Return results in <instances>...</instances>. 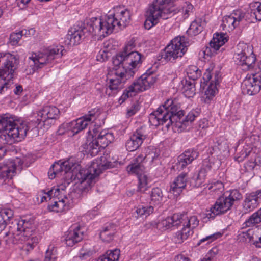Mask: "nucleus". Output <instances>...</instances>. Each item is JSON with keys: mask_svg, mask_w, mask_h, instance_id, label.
Listing matches in <instances>:
<instances>
[{"mask_svg": "<svg viewBox=\"0 0 261 261\" xmlns=\"http://www.w3.org/2000/svg\"><path fill=\"white\" fill-rule=\"evenodd\" d=\"M256 164L254 162L249 161L245 164L244 167L247 171L250 172L253 170Z\"/></svg>", "mask_w": 261, "mask_h": 261, "instance_id": "60", "label": "nucleus"}, {"mask_svg": "<svg viewBox=\"0 0 261 261\" xmlns=\"http://www.w3.org/2000/svg\"><path fill=\"white\" fill-rule=\"evenodd\" d=\"M116 227L115 225L110 224L106 226L100 233V238L106 242H109L113 239L116 233Z\"/></svg>", "mask_w": 261, "mask_h": 261, "instance_id": "30", "label": "nucleus"}, {"mask_svg": "<svg viewBox=\"0 0 261 261\" xmlns=\"http://www.w3.org/2000/svg\"><path fill=\"white\" fill-rule=\"evenodd\" d=\"M120 254V251L119 249L108 250L97 261H118Z\"/></svg>", "mask_w": 261, "mask_h": 261, "instance_id": "33", "label": "nucleus"}, {"mask_svg": "<svg viewBox=\"0 0 261 261\" xmlns=\"http://www.w3.org/2000/svg\"><path fill=\"white\" fill-rule=\"evenodd\" d=\"M251 15L253 14L255 19L261 21V3L256 2L250 5Z\"/></svg>", "mask_w": 261, "mask_h": 261, "instance_id": "41", "label": "nucleus"}, {"mask_svg": "<svg viewBox=\"0 0 261 261\" xmlns=\"http://www.w3.org/2000/svg\"><path fill=\"white\" fill-rule=\"evenodd\" d=\"M158 156V154L156 153V149L153 147L147 148L145 149V155H143V162L146 161L152 163Z\"/></svg>", "mask_w": 261, "mask_h": 261, "instance_id": "43", "label": "nucleus"}, {"mask_svg": "<svg viewBox=\"0 0 261 261\" xmlns=\"http://www.w3.org/2000/svg\"><path fill=\"white\" fill-rule=\"evenodd\" d=\"M179 103L176 100L167 99L156 111L151 113L149 117L151 125L158 126H164L169 129L170 126H175L174 121L181 119L184 112L180 109Z\"/></svg>", "mask_w": 261, "mask_h": 261, "instance_id": "5", "label": "nucleus"}, {"mask_svg": "<svg viewBox=\"0 0 261 261\" xmlns=\"http://www.w3.org/2000/svg\"><path fill=\"white\" fill-rule=\"evenodd\" d=\"M135 46L136 44L135 43V41L133 40H131L128 42L124 48L123 51L121 53H128L135 51L133 50V49L135 47Z\"/></svg>", "mask_w": 261, "mask_h": 261, "instance_id": "54", "label": "nucleus"}, {"mask_svg": "<svg viewBox=\"0 0 261 261\" xmlns=\"http://www.w3.org/2000/svg\"><path fill=\"white\" fill-rule=\"evenodd\" d=\"M142 63L141 55L138 51L119 53L113 58L114 67L108 75L109 85L105 93L108 96H114L121 89L127 79L133 75V70Z\"/></svg>", "mask_w": 261, "mask_h": 261, "instance_id": "2", "label": "nucleus"}, {"mask_svg": "<svg viewBox=\"0 0 261 261\" xmlns=\"http://www.w3.org/2000/svg\"><path fill=\"white\" fill-rule=\"evenodd\" d=\"M184 36L173 39L162 53V58L167 62H174L181 58L187 51L189 43Z\"/></svg>", "mask_w": 261, "mask_h": 261, "instance_id": "10", "label": "nucleus"}, {"mask_svg": "<svg viewBox=\"0 0 261 261\" xmlns=\"http://www.w3.org/2000/svg\"><path fill=\"white\" fill-rule=\"evenodd\" d=\"M18 64L19 59L14 55L7 52L0 53V93L12 84Z\"/></svg>", "mask_w": 261, "mask_h": 261, "instance_id": "6", "label": "nucleus"}, {"mask_svg": "<svg viewBox=\"0 0 261 261\" xmlns=\"http://www.w3.org/2000/svg\"><path fill=\"white\" fill-rule=\"evenodd\" d=\"M130 20V12L121 6L114 7L101 17H92L87 23L89 32L100 38L111 34L115 30L125 28Z\"/></svg>", "mask_w": 261, "mask_h": 261, "instance_id": "3", "label": "nucleus"}, {"mask_svg": "<svg viewBox=\"0 0 261 261\" xmlns=\"http://www.w3.org/2000/svg\"><path fill=\"white\" fill-rule=\"evenodd\" d=\"M227 37L224 34L215 33L213 39L210 43L211 47L214 50H218L221 46L227 41Z\"/></svg>", "mask_w": 261, "mask_h": 261, "instance_id": "31", "label": "nucleus"}, {"mask_svg": "<svg viewBox=\"0 0 261 261\" xmlns=\"http://www.w3.org/2000/svg\"><path fill=\"white\" fill-rule=\"evenodd\" d=\"M107 58V53L104 51H100L97 56V60L99 61H104Z\"/></svg>", "mask_w": 261, "mask_h": 261, "instance_id": "62", "label": "nucleus"}, {"mask_svg": "<svg viewBox=\"0 0 261 261\" xmlns=\"http://www.w3.org/2000/svg\"><path fill=\"white\" fill-rule=\"evenodd\" d=\"M202 29L203 27L196 20L191 23L188 32L191 35H196L200 33L202 31Z\"/></svg>", "mask_w": 261, "mask_h": 261, "instance_id": "46", "label": "nucleus"}, {"mask_svg": "<svg viewBox=\"0 0 261 261\" xmlns=\"http://www.w3.org/2000/svg\"><path fill=\"white\" fill-rule=\"evenodd\" d=\"M261 222V208L253 213L246 221L248 227L253 226Z\"/></svg>", "mask_w": 261, "mask_h": 261, "instance_id": "37", "label": "nucleus"}, {"mask_svg": "<svg viewBox=\"0 0 261 261\" xmlns=\"http://www.w3.org/2000/svg\"><path fill=\"white\" fill-rule=\"evenodd\" d=\"M84 35L85 33L83 29L77 26L71 28L67 35L68 39L70 41L69 43L73 45L79 44L84 37Z\"/></svg>", "mask_w": 261, "mask_h": 261, "instance_id": "27", "label": "nucleus"}, {"mask_svg": "<svg viewBox=\"0 0 261 261\" xmlns=\"http://www.w3.org/2000/svg\"><path fill=\"white\" fill-rule=\"evenodd\" d=\"M146 138L147 134L144 128L141 127L137 129L126 143L127 150L129 151L136 150Z\"/></svg>", "mask_w": 261, "mask_h": 261, "instance_id": "20", "label": "nucleus"}, {"mask_svg": "<svg viewBox=\"0 0 261 261\" xmlns=\"http://www.w3.org/2000/svg\"><path fill=\"white\" fill-rule=\"evenodd\" d=\"M21 37V35L19 32H13L10 35L9 43L12 45H16L18 43Z\"/></svg>", "mask_w": 261, "mask_h": 261, "instance_id": "52", "label": "nucleus"}, {"mask_svg": "<svg viewBox=\"0 0 261 261\" xmlns=\"http://www.w3.org/2000/svg\"><path fill=\"white\" fill-rule=\"evenodd\" d=\"M221 25L223 30L230 32L238 25V22L234 17L233 15L231 14L223 17Z\"/></svg>", "mask_w": 261, "mask_h": 261, "instance_id": "32", "label": "nucleus"}, {"mask_svg": "<svg viewBox=\"0 0 261 261\" xmlns=\"http://www.w3.org/2000/svg\"><path fill=\"white\" fill-rule=\"evenodd\" d=\"M156 80L155 75L151 72L142 74L125 91L119 98V102L122 103L129 97L133 96L138 92L150 88L155 83Z\"/></svg>", "mask_w": 261, "mask_h": 261, "instance_id": "13", "label": "nucleus"}, {"mask_svg": "<svg viewBox=\"0 0 261 261\" xmlns=\"http://www.w3.org/2000/svg\"><path fill=\"white\" fill-rule=\"evenodd\" d=\"M193 9V6L190 3H186V5L182 8V12L185 17H187L189 15V12H191Z\"/></svg>", "mask_w": 261, "mask_h": 261, "instance_id": "56", "label": "nucleus"}, {"mask_svg": "<svg viewBox=\"0 0 261 261\" xmlns=\"http://www.w3.org/2000/svg\"><path fill=\"white\" fill-rule=\"evenodd\" d=\"M187 173H181L171 184L169 192L178 197L185 188L187 182Z\"/></svg>", "mask_w": 261, "mask_h": 261, "instance_id": "24", "label": "nucleus"}, {"mask_svg": "<svg viewBox=\"0 0 261 261\" xmlns=\"http://www.w3.org/2000/svg\"><path fill=\"white\" fill-rule=\"evenodd\" d=\"M59 110L55 106H46L40 110L37 114L35 123L38 128L42 129L43 131L47 130L55 120L58 117Z\"/></svg>", "mask_w": 261, "mask_h": 261, "instance_id": "14", "label": "nucleus"}, {"mask_svg": "<svg viewBox=\"0 0 261 261\" xmlns=\"http://www.w3.org/2000/svg\"><path fill=\"white\" fill-rule=\"evenodd\" d=\"M261 202V189L247 194L243 203L246 212H250L256 208Z\"/></svg>", "mask_w": 261, "mask_h": 261, "instance_id": "23", "label": "nucleus"}, {"mask_svg": "<svg viewBox=\"0 0 261 261\" xmlns=\"http://www.w3.org/2000/svg\"><path fill=\"white\" fill-rule=\"evenodd\" d=\"M256 235L257 239L255 241V245L257 247L261 248V226L256 228Z\"/></svg>", "mask_w": 261, "mask_h": 261, "instance_id": "57", "label": "nucleus"}, {"mask_svg": "<svg viewBox=\"0 0 261 261\" xmlns=\"http://www.w3.org/2000/svg\"><path fill=\"white\" fill-rule=\"evenodd\" d=\"M175 261H190V258L186 255L179 254L177 255L174 258Z\"/></svg>", "mask_w": 261, "mask_h": 261, "instance_id": "63", "label": "nucleus"}, {"mask_svg": "<svg viewBox=\"0 0 261 261\" xmlns=\"http://www.w3.org/2000/svg\"><path fill=\"white\" fill-rule=\"evenodd\" d=\"M143 162V154H140L127 167V171L129 173L136 174L138 176L141 174H144V166Z\"/></svg>", "mask_w": 261, "mask_h": 261, "instance_id": "26", "label": "nucleus"}, {"mask_svg": "<svg viewBox=\"0 0 261 261\" xmlns=\"http://www.w3.org/2000/svg\"><path fill=\"white\" fill-rule=\"evenodd\" d=\"M138 106L134 105L132 106L129 109H128L127 111V115L128 117H130L135 114L138 111Z\"/></svg>", "mask_w": 261, "mask_h": 261, "instance_id": "59", "label": "nucleus"}, {"mask_svg": "<svg viewBox=\"0 0 261 261\" xmlns=\"http://www.w3.org/2000/svg\"><path fill=\"white\" fill-rule=\"evenodd\" d=\"M242 198L237 190L231 191L228 196H223L217 199L215 204L206 213L208 218H214L217 215L224 214L230 209L235 201Z\"/></svg>", "mask_w": 261, "mask_h": 261, "instance_id": "11", "label": "nucleus"}, {"mask_svg": "<svg viewBox=\"0 0 261 261\" xmlns=\"http://www.w3.org/2000/svg\"><path fill=\"white\" fill-rule=\"evenodd\" d=\"M209 189H212V191H218L220 192H222L223 189V185L221 182L217 181L212 184Z\"/></svg>", "mask_w": 261, "mask_h": 261, "instance_id": "55", "label": "nucleus"}, {"mask_svg": "<svg viewBox=\"0 0 261 261\" xmlns=\"http://www.w3.org/2000/svg\"><path fill=\"white\" fill-rule=\"evenodd\" d=\"M138 178L139 180L138 190L142 193L145 192L149 188L148 177L144 174L139 175Z\"/></svg>", "mask_w": 261, "mask_h": 261, "instance_id": "40", "label": "nucleus"}, {"mask_svg": "<svg viewBox=\"0 0 261 261\" xmlns=\"http://www.w3.org/2000/svg\"><path fill=\"white\" fill-rule=\"evenodd\" d=\"M20 168V167L17 168L13 161L8 162L6 164L0 167V179H11L17 170H19Z\"/></svg>", "mask_w": 261, "mask_h": 261, "instance_id": "25", "label": "nucleus"}, {"mask_svg": "<svg viewBox=\"0 0 261 261\" xmlns=\"http://www.w3.org/2000/svg\"><path fill=\"white\" fill-rule=\"evenodd\" d=\"M232 14L233 15L234 17L236 18L237 21L238 22V24L245 17V13L240 11H237Z\"/></svg>", "mask_w": 261, "mask_h": 261, "instance_id": "61", "label": "nucleus"}, {"mask_svg": "<svg viewBox=\"0 0 261 261\" xmlns=\"http://www.w3.org/2000/svg\"><path fill=\"white\" fill-rule=\"evenodd\" d=\"M172 0H156L150 6L147 12V18L144 22L146 29H150L159 22L160 18L167 19V15L175 11Z\"/></svg>", "mask_w": 261, "mask_h": 261, "instance_id": "7", "label": "nucleus"}, {"mask_svg": "<svg viewBox=\"0 0 261 261\" xmlns=\"http://www.w3.org/2000/svg\"><path fill=\"white\" fill-rule=\"evenodd\" d=\"M221 235L222 234L221 233L218 232L207 236L206 237L200 240L199 243H198V245H200L202 243H204L205 242H206V244H209L214 241V240H216L217 239L221 237Z\"/></svg>", "mask_w": 261, "mask_h": 261, "instance_id": "51", "label": "nucleus"}, {"mask_svg": "<svg viewBox=\"0 0 261 261\" xmlns=\"http://www.w3.org/2000/svg\"><path fill=\"white\" fill-rule=\"evenodd\" d=\"M113 136L106 130L100 131L98 136L95 138L98 144L101 148H104L113 140Z\"/></svg>", "mask_w": 261, "mask_h": 261, "instance_id": "29", "label": "nucleus"}, {"mask_svg": "<svg viewBox=\"0 0 261 261\" xmlns=\"http://www.w3.org/2000/svg\"><path fill=\"white\" fill-rule=\"evenodd\" d=\"M199 155V153L196 150H188L181 154L177 159L175 167L180 171L185 168L188 165L191 164L193 160Z\"/></svg>", "mask_w": 261, "mask_h": 261, "instance_id": "22", "label": "nucleus"}, {"mask_svg": "<svg viewBox=\"0 0 261 261\" xmlns=\"http://www.w3.org/2000/svg\"><path fill=\"white\" fill-rule=\"evenodd\" d=\"M187 74L190 80L194 81L201 75V71L194 65L189 66L186 69Z\"/></svg>", "mask_w": 261, "mask_h": 261, "instance_id": "36", "label": "nucleus"}, {"mask_svg": "<svg viewBox=\"0 0 261 261\" xmlns=\"http://www.w3.org/2000/svg\"><path fill=\"white\" fill-rule=\"evenodd\" d=\"M83 231L78 224L73 225L65 234V242L67 246L72 247L83 238Z\"/></svg>", "mask_w": 261, "mask_h": 261, "instance_id": "21", "label": "nucleus"}, {"mask_svg": "<svg viewBox=\"0 0 261 261\" xmlns=\"http://www.w3.org/2000/svg\"><path fill=\"white\" fill-rule=\"evenodd\" d=\"M57 258L56 249L53 247H49L46 251L44 261H56Z\"/></svg>", "mask_w": 261, "mask_h": 261, "instance_id": "47", "label": "nucleus"}, {"mask_svg": "<svg viewBox=\"0 0 261 261\" xmlns=\"http://www.w3.org/2000/svg\"><path fill=\"white\" fill-rule=\"evenodd\" d=\"M196 112L195 111H191L188 113V114L186 116L185 118L183 119L181 121L179 120V121L175 122V126L178 128H182V125H184L186 126L187 123L188 122L191 123L192 121L194 120L195 118L197 116V115L196 114Z\"/></svg>", "mask_w": 261, "mask_h": 261, "instance_id": "38", "label": "nucleus"}, {"mask_svg": "<svg viewBox=\"0 0 261 261\" xmlns=\"http://www.w3.org/2000/svg\"><path fill=\"white\" fill-rule=\"evenodd\" d=\"M212 70L213 67L211 69L210 68L207 69L203 77L204 83L206 85L210 82L205 91V101L206 102H208L216 94L217 91V86L219 84L221 79V75L219 71H216L214 73H212Z\"/></svg>", "mask_w": 261, "mask_h": 261, "instance_id": "17", "label": "nucleus"}, {"mask_svg": "<svg viewBox=\"0 0 261 261\" xmlns=\"http://www.w3.org/2000/svg\"><path fill=\"white\" fill-rule=\"evenodd\" d=\"M233 58L236 63L244 70L253 68L256 60L253 47L244 43L238 44Z\"/></svg>", "mask_w": 261, "mask_h": 261, "instance_id": "12", "label": "nucleus"}, {"mask_svg": "<svg viewBox=\"0 0 261 261\" xmlns=\"http://www.w3.org/2000/svg\"><path fill=\"white\" fill-rule=\"evenodd\" d=\"M182 90L183 93L186 97L188 98L193 97L196 93L195 82L186 80Z\"/></svg>", "mask_w": 261, "mask_h": 261, "instance_id": "35", "label": "nucleus"}, {"mask_svg": "<svg viewBox=\"0 0 261 261\" xmlns=\"http://www.w3.org/2000/svg\"><path fill=\"white\" fill-rule=\"evenodd\" d=\"M0 216L2 220L4 221V227H5L7 221L13 217V212L10 209H4L0 211Z\"/></svg>", "mask_w": 261, "mask_h": 261, "instance_id": "50", "label": "nucleus"}, {"mask_svg": "<svg viewBox=\"0 0 261 261\" xmlns=\"http://www.w3.org/2000/svg\"><path fill=\"white\" fill-rule=\"evenodd\" d=\"M180 218L181 214H174L172 216L168 217L166 219L162 220L159 222V226L164 230L169 229L173 226H180Z\"/></svg>", "mask_w": 261, "mask_h": 261, "instance_id": "28", "label": "nucleus"}, {"mask_svg": "<svg viewBox=\"0 0 261 261\" xmlns=\"http://www.w3.org/2000/svg\"><path fill=\"white\" fill-rule=\"evenodd\" d=\"M105 157L96 159L93 161L88 169L82 168L80 165L70 159L61 163L53 164L48 171V176L51 179L62 173L67 174L71 180H77L81 187L87 189L95 182V179L102 171L110 167V162H105Z\"/></svg>", "mask_w": 261, "mask_h": 261, "instance_id": "1", "label": "nucleus"}, {"mask_svg": "<svg viewBox=\"0 0 261 261\" xmlns=\"http://www.w3.org/2000/svg\"><path fill=\"white\" fill-rule=\"evenodd\" d=\"M260 141V137L255 135L246 136L239 140L237 148L238 152L235 156V160L238 162L244 161L251 153L253 147L259 144Z\"/></svg>", "mask_w": 261, "mask_h": 261, "instance_id": "15", "label": "nucleus"}, {"mask_svg": "<svg viewBox=\"0 0 261 261\" xmlns=\"http://www.w3.org/2000/svg\"><path fill=\"white\" fill-rule=\"evenodd\" d=\"M100 112L98 109H93L82 117L70 122L71 132L73 135L84 129L89 124L93 123L99 117Z\"/></svg>", "mask_w": 261, "mask_h": 261, "instance_id": "18", "label": "nucleus"}, {"mask_svg": "<svg viewBox=\"0 0 261 261\" xmlns=\"http://www.w3.org/2000/svg\"><path fill=\"white\" fill-rule=\"evenodd\" d=\"M101 148L98 144V142L94 139L87 144V150L89 153L92 156L97 155Z\"/></svg>", "mask_w": 261, "mask_h": 261, "instance_id": "42", "label": "nucleus"}, {"mask_svg": "<svg viewBox=\"0 0 261 261\" xmlns=\"http://www.w3.org/2000/svg\"><path fill=\"white\" fill-rule=\"evenodd\" d=\"M180 225L182 226L181 229L177 232L176 243H181L193 234V229L199 224V220L195 216L188 217L185 215L181 214L180 218Z\"/></svg>", "mask_w": 261, "mask_h": 261, "instance_id": "16", "label": "nucleus"}, {"mask_svg": "<svg viewBox=\"0 0 261 261\" xmlns=\"http://www.w3.org/2000/svg\"><path fill=\"white\" fill-rule=\"evenodd\" d=\"M93 254V251L90 247L87 245H84L80 250L79 257L82 259H86Z\"/></svg>", "mask_w": 261, "mask_h": 261, "instance_id": "45", "label": "nucleus"}, {"mask_svg": "<svg viewBox=\"0 0 261 261\" xmlns=\"http://www.w3.org/2000/svg\"><path fill=\"white\" fill-rule=\"evenodd\" d=\"M218 253V249L217 247L213 248L208 253L207 257L213 259L214 257Z\"/></svg>", "mask_w": 261, "mask_h": 261, "instance_id": "64", "label": "nucleus"}, {"mask_svg": "<svg viewBox=\"0 0 261 261\" xmlns=\"http://www.w3.org/2000/svg\"><path fill=\"white\" fill-rule=\"evenodd\" d=\"M68 132H71V126L69 122L63 123L60 126L58 130V133L60 135H62Z\"/></svg>", "mask_w": 261, "mask_h": 261, "instance_id": "53", "label": "nucleus"}, {"mask_svg": "<svg viewBox=\"0 0 261 261\" xmlns=\"http://www.w3.org/2000/svg\"><path fill=\"white\" fill-rule=\"evenodd\" d=\"M154 208L152 206H139L136 207L135 213L137 214L136 217H141L143 215L148 216L152 213Z\"/></svg>", "mask_w": 261, "mask_h": 261, "instance_id": "39", "label": "nucleus"}, {"mask_svg": "<svg viewBox=\"0 0 261 261\" xmlns=\"http://www.w3.org/2000/svg\"><path fill=\"white\" fill-rule=\"evenodd\" d=\"M217 145H215L213 147L214 152L216 151L217 149L220 153L224 152L228 150V145L226 140H220L217 142Z\"/></svg>", "mask_w": 261, "mask_h": 261, "instance_id": "48", "label": "nucleus"}, {"mask_svg": "<svg viewBox=\"0 0 261 261\" xmlns=\"http://www.w3.org/2000/svg\"><path fill=\"white\" fill-rule=\"evenodd\" d=\"M64 47L62 45L53 46L47 48L43 53H33L29 57V64L35 71L51 63L54 60L63 56Z\"/></svg>", "mask_w": 261, "mask_h": 261, "instance_id": "9", "label": "nucleus"}, {"mask_svg": "<svg viewBox=\"0 0 261 261\" xmlns=\"http://www.w3.org/2000/svg\"><path fill=\"white\" fill-rule=\"evenodd\" d=\"M55 198L54 204L49 205L48 209L50 211L56 213L62 212L68 210L70 207L69 198L65 195L64 186L61 185L57 188H52L47 192L42 190L37 195V199H40L41 202L47 201L51 197Z\"/></svg>", "mask_w": 261, "mask_h": 261, "instance_id": "8", "label": "nucleus"}, {"mask_svg": "<svg viewBox=\"0 0 261 261\" xmlns=\"http://www.w3.org/2000/svg\"><path fill=\"white\" fill-rule=\"evenodd\" d=\"M210 168L211 166H208L207 167V168H202L199 170L195 180V186L196 187L201 186V185L204 182L207 175V170H210Z\"/></svg>", "mask_w": 261, "mask_h": 261, "instance_id": "44", "label": "nucleus"}, {"mask_svg": "<svg viewBox=\"0 0 261 261\" xmlns=\"http://www.w3.org/2000/svg\"><path fill=\"white\" fill-rule=\"evenodd\" d=\"M163 194L161 189L159 188H154L152 189L150 194L151 202L154 205H159L163 201Z\"/></svg>", "mask_w": 261, "mask_h": 261, "instance_id": "34", "label": "nucleus"}, {"mask_svg": "<svg viewBox=\"0 0 261 261\" xmlns=\"http://www.w3.org/2000/svg\"><path fill=\"white\" fill-rule=\"evenodd\" d=\"M260 75L254 74L246 77L242 84V92L245 94L253 95L257 94L261 89Z\"/></svg>", "mask_w": 261, "mask_h": 261, "instance_id": "19", "label": "nucleus"}, {"mask_svg": "<svg viewBox=\"0 0 261 261\" xmlns=\"http://www.w3.org/2000/svg\"><path fill=\"white\" fill-rule=\"evenodd\" d=\"M19 32L20 34H21L22 37V36H28L30 35H34L35 34V30L34 28H30L28 30L23 29Z\"/></svg>", "mask_w": 261, "mask_h": 261, "instance_id": "58", "label": "nucleus"}, {"mask_svg": "<svg viewBox=\"0 0 261 261\" xmlns=\"http://www.w3.org/2000/svg\"><path fill=\"white\" fill-rule=\"evenodd\" d=\"M242 235L245 239H248L250 242H253L255 245V241L257 239L256 231H255L252 229H248L246 232H243Z\"/></svg>", "mask_w": 261, "mask_h": 261, "instance_id": "49", "label": "nucleus"}, {"mask_svg": "<svg viewBox=\"0 0 261 261\" xmlns=\"http://www.w3.org/2000/svg\"><path fill=\"white\" fill-rule=\"evenodd\" d=\"M0 124L4 128L0 131L1 144H12L21 141L27 135V124L14 116L9 114L0 116Z\"/></svg>", "mask_w": 261, "mask_h": 261, "instance_id": "4", "label": "nucleus"}]
</instances>
